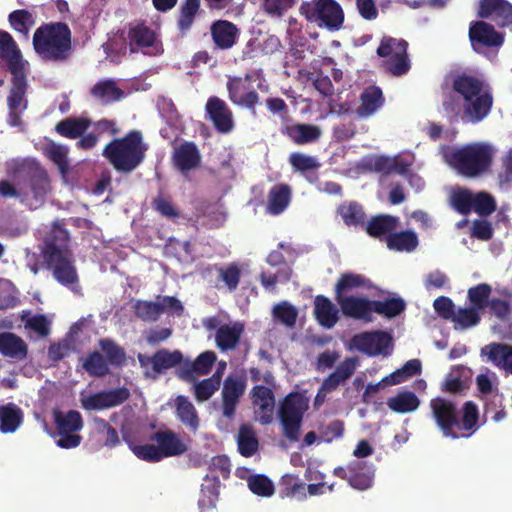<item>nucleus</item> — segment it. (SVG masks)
<instances>
[{"label": "nucleus", "mask_w": 512, "mask_h": 512, "mask_svg": "<svg viewBox=\"0 0 512 512\" xmlns=\"http://www.w3.org/2000/svg\"><path fill=\"white\" fill-rule=\"evenodd\" d=\"M42 255L54 278L73 292H78V275L69 248V234L61 227H54L46 239Z\"/></svg>", "instance_id": "obj_1"}, {"label": "nucleus", "mask_w": 512, "mask_h": 512, "mask_svg": "<svg viewBox=\"0 0 512 512\" xmlns=\"http://www.w3.org/2000/svg\"><path fill=\"white\" fill-rule=\"evenodd\" d=\"M433 417L445 437H468L474 431L478 420V407L469 401L463 406L462 419H457L456 407L453 403L436 398L431 401Z\"/></svg>", "instance_id": "obj_2"}, {"label": "nucleus", "mask_w": 512, "mask_h": 512, "mask_svg": "<svg viewBox=\"0 0 512 512\" xmlns=\"http://www.w3.org/2000/svg\"><path fill=\"white\" fill-rule=\"evenodd\" d=\"M35 53L45 61L61 62L71 51V32L64 23H49L38 27L33 35Z\"/></svg>", "instance_id": "obj_3"}, {"label": "nucleus", "mask_w": 512, "mask_h": 512, "mask_svg": "<svg viewBox=\"0 0 512 512\" xmlns=\"http://www.w3.org/2000/svg\"><path fill=\"white\" fill-rule=\"evenodd\" d=\"M147 149L142 134L133 130L107 144L103 156L117 171L129 173L142 163Z\"/></svg>", "instance_id": "obj_4"}, {"label": "nucleus", "mask_w": 512, "mask_h": 512, "mask_svg": "<svg viewBox=\"0 0 512 512\" xmlns=\"http://www.w3.org/2000/svg\"><path fill=\"white\" fill-rule=\"evenodd\" d=\"M29 164L32 172L23 181L15 184L6 180L0 181V196L17 198L29 208L36 209L43 203L50 185L47 173L34 162Z\"/></svg>", "instance_id": "obj_5"}, {"label": "nucleus", "mask_w": 512, "mask_h": 512, "mask_svg": "<svg viewBox=\"0 0 512 512\" xmlns=\"http://www.w3.org/2000/svg\"><path fill=\"white\" fill-rule=\"evenodd\" d=\"M308 408V398L298 392L288 394L281 402L278 409V418L283 435L289 441H298L303 417Z\"/></svg>", "instance_id": "obj_6"}, {"label": "nucleus", "mask_w": 512, "mask_h": 512, "mask_svg": "<svg viewBox=\"0 0 512 512\" xmlns=\"http://www.w3.org/2000/svg\"><path fill=\"white\" fill-rule=\"evenodd\" d=\"M441 154L445 163L459 175L474 178L480 174V144L445 146Z\"/></svg>", "instance_id": "obj_7"}, {"label": "nucleus", "mask_w": 512, "mask_h": 512, "mask_svg": "<svg viewBox=\"0 0 512 512\" xmlns=\"http://www.w3.org/2000/svg\"><path fill=\"white\" fill-rule=\"evenodd\" d=\"M301 14L310 22L337 30L344 21L341 6L335 0H309L300 7Z\"/></svg>", "instance_id": "obj_8"}, {"label": "nucleus", "mask_w": 512, "mask_h": 512, "mask_svg": "<svg viewBox=\"0 0 512 512\" xmlns=\"http://www.w3.org/2000/svg\"><path fill=\"white\" fill-rule=\"evenodd\" d=\"M407 46L402 39L384 37L377 49V54L384 59L385 69L394 76L406 74L410 69Z\"/></svg>", "instance_id": "obj_9"}, {"label": "nucleus", "mask_w": 512, "mask_h": 512, "mask_svg": "<svg viewBox=\"0 0 512 512\" xmlns=\"http://www.w3.org/2000/svg\"><path fill=\"white\" fill-rule=\"evenodd\" d=\"M127 40L131 52L141 51L149 56H158L164 52L162 42L156 32L141 22L129 24Z\"/></svg>", "instance_id": "obj_10"}, {"label": "nucleus", "mask_w": 512, "mask_h": 512, "mask_svg": "<svg viewBox=\"0 0 512 512\" xmlns=\"http://www.w3.org/2000/svg\"><path fill=\"white\" fill-rule=\"evenodd\" d=\"M453 88L465 102L463 118L468 122H478L480 120V83L478 79L461 74L454 79Z\"/></svg>", "instance_id": "obj_11"}, {"label": "nucleus", "mask_w": 512, "mask_h": 512, "mask_svg": "<svg viewBox=\"0 0 512 512\" xmlns=\"http://www.w3.org/2000/svg\"><path fill=\"white\" fill-rule=\"evenodd\" d=\"M253 80H258V87L260 89L263 88L262 82L264 79L261 71L254 74H247L245 77L229 78L227 89L229 91V98L234 104L250 109L255 107L259 101V97L251 86Z\"/></svg>", "instance_id": "obj_12"}, {"label": "nucleus", "mask_w": 512, "mask_h": 512, "mask_svg": "<svg viewBox=\"0 0 512 512\" xmlns=\"http://www.w3.org/2000/svg\"><path fill=\"white\" fill-rule=\"evenodd\" d=\"M53 415L59 434L56 444L65 449L79 446L81 437L76 432L83 426L81 414L74 410L68 412L55 410Z\"/></svg>", "instance_id": "obj_13"}, {"label": "nucleus", "mask_w": 512, "mask_h": 512, "mask_svg": "<svg viewBox=\"0 0 512 512\" xmlns=\"http://www.w3.org/2000/svg\"><path fill=\"white\" fill-rule=\"evenodd\" d=\"M137 317L146 322L158 320L164 312L181 315L184 308L181 302L172 296H158L155 301L137 300L134 304Z\"/></svg>", "instance_id": "obj_14"}, {"label": "nucleus", "mask_w": 512, "mask_h": 512, "mask_svg": "<svg viewBox=\"0 0 512 512\" xmlns=\"http://www.w3.org/2000/svg\"><path fill=\"white\" fill-rule=\"evenodd\" d=\"M391 337L383 331L363 332L353 336L349 343L350 350H358L369 356H386L391 352Z\"/></svg>", "instance_id": "obj_15"}, {"label": "nucleus", "mask_w": 512, "mask_h": 512, "mask_svg": "<svg viewBox=\"0 0 512 512\" xmlns=\"http://www.w3.org/2000/svg\"><path fill=\"white\" fill-rule=\"evenodd\" d=\"M27 70L11 72L13 75L12 87L7 102L9 106V123L12 126L20 125V115L27 108L25 98L27 90L26 81Z\"/></svg>", "instance_id": "obj_16"}, {"label": "nucleus", "mask_w": 512, "mask_h": 512, "mask_svg": "<svg viewBox=\"0 0 512 512\" xmlns=\"http://www.w3.org/2000/svg\"><path fill=\"white\" fill-rule=\"evenodd\" d=\"M126 388H117L95 394L81 393L80 402L86 410H103L122 404L129 397Z\"/></svg>", "instance_id": "obj_17"}, {"label": "nucleus", "mask_w": 512, "mask_h": 512, "mask_svg": "<svg viewBox=\"0 0 512 512\" xmlns=\"http://www.w3.org/2000/svg\"><path fill=\"white\" fill-rule=\"evenodd\" d=\"M246 389V380L243 374H230L224 381L222 389L223 415L232 418L240 398Z\"/></svg>", "instance_id": "obj_18"}, {"label": "nucleus", "mask_w": 512, "mask_h": 512, "mask_svg": "<svg viewBox=\"0 0 512 512\" xmlns=\"http://www.w3.org/2000/svg\"><path fill=\"white\" fill-rule=\"evenodd\" d=\"M205 112L215 129L222 134L230 133L234 128L233 114L222 99L212 96L208 99Z\"/></svg>", "instance_id": "obj_19"}, {"label": "nucleus", "mask_w": 512, "mask_h": 512, "mask_svg": "<svg viewBox=\"0 0 512 512\" xmlns=\"http://www.w3.org/2000/svg\"><path fill=\"white\" fill-rule=\"evenodd\" d=\"M255 419L262 425L273 421L275 398L270 388L257 385L251 391Z\"/></svg>", "instance_id": "obj_20"}, {"label": "nucleus", "mask_w": 512, "mask_h": 512, "mask_svg": "<svg viewBox=\"0 0 512 512\" xmlns=\"http://www.w3.org/2000/svg\"><path fill=\"white\" fill-rule=\"evenodd\" d=\"M342 313L356 320L372 321L373 300L360 296H347L336 299Z\"/></svg>", "instance_id": "obj_21"}, {"label": "nucleus", "mask_w": 512, "mask_h": 512, "mask_svg": "<svg viewBox=\"0 0 512 512\" xmlns=\"http://www.w3.org/2000/svg\"><path fill=\"white\" fill-rule=\"evenodd\" d=\"M0 61L8 64L10 72L27 70L28 67L13 37L4 30H0Z\"/></svg>", "instance_id": "obj_22"}, {"label": "nucleus", "mask_w": 512, "mask_h": 512, "mask_svg": "<svg viewBox=\"0 0 512 512\" xmlns=\"http://www.w3.org/2000/svg\"><path fill=\"white\" fill-rule=\"evenodd\" d=\"M468 299L471 306L458 309L451 319L456 329H466L477 324L480 310V285L469 289Z\"/></svg>", "instance_id": "obj_23"}, {"label": "nucleus", "mask_w": 512, "mask_h": 512, "mask_svg": "<svg viewBox=\"0 0 512 512\" xmlns=\"http://www.w3.org/2000/svg\"><path fill=\"white\" fill-rule=\"evenodd\" d=\"M495 211V226H499L500 223L508 222L506 209L501 207L497 210L495 198L490 193L482 191V241H488L493 237L492 223L487 220L486 217L490 216Z\"/></svg>", "instance_id": "obj_24"}, {"label": "nucleus", "mask_w": 512, "mask_h": 512, "mask_svg": "<svg viewBox=\"0 0 512 512\" xmlns=\"http://www.w3.org/2000/svg\"><path fill=\"white\" fill-rule=\"evenodd\" d=\"M161 451L162 458L184 454L188 450V442L171 430H161L152 436Z\"/></svg>", "instance_id": "obj_25"}, {"label": "nucleus", "mask_w": 512, "mask_h": 512, "mask_svg": "<svg viewBox=\"0 0 512 512\" xmlns=\"http://www.w3.org/2000/svg\"><path fill=\"white\" fill-rule=\"evenodd\" d=\"M482 19H492L498 27L512 24V4L507 0H482Z\"/></svg>", "instance_id": "obj_26"}, {"label": "nucleus", "mask_w": 512, "mask_h": 512, "mask_svg": "<svg viewBox=\"0 0 512 512\" xmlns=\"http://www.w3.org/2000/svg\"><path fill=\"white\" fill-rule=\"evenodd\" d=\"M182 358L180 351H168L165 349L159 350L152 357L142 354L138 355V360L142 367L152 366L153 370L157 373L175 367L182 361Z\"/></svg>", "instance_id": "obj_27"}, {"label": "nucleus", "mask_w": 512, "mask_h": 512, "mask_svg": "<svg viewBox=\"0 0 512 512\" xmlns=\"http://www.w3.org/2000/svg\"><path fill=\"white\" fill-rule=\"evenodd\" d=\"M210 30L215 46L222 50L232 48L239 38V29L227 20L215 21Z\"/></svg>", "instance_id": "obj_28"}, {"label": "nucleus", "mask_w": 512, "mask_h": 512, "mask_svg": "<svg viewBox=\"0 0 512 512\" xmlns=\"http://www.w3.org/2000/svg\"><path fill=\"white\" fill-rule=\"evenodd\" d=\"M482 355H486L506 375H512V345L491 343L482 348Z\"/></svg>", "instance_id": "obj_29"}, {"label": "nucleus", "mask_w": 512, "mask_h": 512, "mask_svg": "<svg viewBox=\"0 0 512 512\" xmlns=\"http://www.w3.org/2000/svg\"><path fill=\"white\" fill-rule=\"evenodd\" d=\"M450 203L461 214H468L471 211L480 214V193H472L466 188L456 187L450 192Z\"/></svg>", "instance_id": "obj_30"}, {"label": "nucleus", "mask_w": 512, "mask_h": 512, "mask_svg": "<svg viewBox=\"0 0 512 512\" xmlns=\"http://www.w3.org/2000/svg\"><path fill=\"white\" fill-rule=\"evenodd\" d=\"M93 99L103 105L120 101L125 92L112 79H102L96 82L90 89Z\"/></svg>", "instance_id": "obj_31"}, {"label": "nucleus", "mask_w": 512, "mask_h": 512, "mask_svg": "<svg viewBox=\"0 0 512 512\" xmlns=\"http://www.w3.org/2000/svg\"><path fill=\"white\" fill-rule=\"evenodd\" d=\"M243 331L244 325L241 322H230L221 325L215 334L217 347L221 351L235 349L240 341Z\"/></svg>", "instance_id": "obj_32"}, {"label": "nucleus", "mask_w": 512, "mask_h": 512, "mask_svg": "<svg viewBox=\"0 0 512 512\" xmlns=\"http://www.w3.org/2000/svg\"><path fill=\"white\" fill-rule=\"evenodd\" d=\"M175 415L177 419L190 431L196 432L200 425L198 412L193 403L183 395L174 399Z\"/></svg>", "instance_id": "obj_33"}, {"label": "nucleus", "mask_w": 512, "mask_h": 512, "mask_svg": "<svg viewBox=\"0 0 512 512\" xmlns=\"http://www.w3.org/2000/svg\"><path fill=\"white\" fill-rule=\"evenodd\" d=\"M267 262L272 266L280 265L277 273L268 274L263 272L261 274V283L266 289H273L278 282H286L290 279L291 268L284 263L283 256L279 251H273L268 255Z\"/></svg>", "instance_id": "obj_34"}, {"label": "nucleus", "mask_w": 512, "mask_h": 512, "mask_svg": "<svg viewBox=\"0 0 512 512\" xmlns=\"http://www.w3.org/2000/svg\"><path fill=\"white\" fill-rule=\"evenodd\" d=\"M349 484L358 490H365L371 487L374 477L372 466L365 461L354 460L348 465Z\"/></svg>", "instance_id": "obj_35"}, {"label": "nucleus", "mask_w": 512, "mask_h": 512, "mask_svg": "<svg viewBox=\"0 0 512 512\" xmlns=\"http://www.w3.org/2000/svg\"><path fill=\"white\" fill-rule=\"evenodd\" d=\"M28 347L25 341L11 332L0 333V354L15 360L26 358Z\"/></svg>", "instance_id": "obj_36"}, {"label": "nucleus", "mask_w": 512, "mask_h": 512, "mask_svg": "<svg viewBox=\"0 0 512 512\" xmlns=\"http://www.w3.org/2000/svg\"><path fill=\"white\" fill-rule=\"evenodd\" d=\"M314 314L318 323L325 328H332L339 320V309L327 297L318 295L314 299Z\"/></svg>", "instance_id": "obj_37"}, {"label": "nucleus", "mask_w": 512, "mask_h": 512, "mask_svg": "<svg viewBox=\"0 0 512 512\" xmlns=\"http://www.w3.org/2000/svg\"><path fill=\"white\" fill-rule=\"evenodd\" d=\"M200 159L198 148L195 144L189 142L178 146L173 153L174 164L183 173L196 168Z\"/></svg>", "instance_id": "obj_38"}, {"label": "nucleus", "mask_w": 512, "mask_h": 512, "mask_svg": "<svg viewBox=\"0 0 512 512\" xmlns=\"http://www.w3.org/2000/svg\"><path fill=\"white\" fill-rule=\"evenodd\" d=\"M287 136L298 145H306L319 140L321 129L311 124H293L286 127Z\"/></svg>", "instance_id": "obj_39"}, {"label": "nucleus", "mask_w": 512, "mask_h": 512, "mask_svg": "<svg viewBox=\"0 0 512 512\" xmlns=\"http://www.w3.org/2000/svg\"><path fill=\"white\" fill-rule=\"evenodd\" d=\"M359 366L357 357L344 359L325 380L324 386L328 389H336L340 384L348 380Z\"/></svg>", "instance_id": "obj_40"}, {"label": "nucleus", "mask_w": 512, "mask_h": 512, "mask_svg": "<svg viewBox=\"0 0 512 512\" xmlns=\"http://www.w3.org/2000/svg\"><path fill=\"white\" fill-rule=\"evenodd\" d=\"M369 280L364 276L355 273L342 274L335 286V298L347 297L349 292L360 288H368Z\"/></svg>", "instance_id": "obj_41"}, {"label": "nucleus", "mask_w": 512, "mask_h": 512, "mask_svg": "<svg viewBox=\"0 0 512 512\" xmlns=\"http://www.w3.org/2000/svg\"><path fill=\"white\" fill-rule=\"evenodd\" d=\"M290 197L291 191L287 185L274 186L269 192L267 211L272 215L282 213L289 205Z\"/></svg>", "instance_id": "obj_42"}, {"label": "nucleus", "mask_w": 512, "mask_h": 512, "mask_svg": "<svg viewBox=\"0 0 512 512\" xmlns=\"http://www.w3.org/2000/svg\"><path fill=\"white\" fill-rule=\"evenodd\" d=\"M470 370L465 367H457L450 371L444 383L443 390L450 393H462L469 388Z\"/></svg>", "instance_id": "obj_43"}, {"label": "nucleus", "mask_w": 512, "mask_h": 512, "mask_svg": "<svg viewBox=\"0 0 512 512\" xmlns=\"http://www.w3.org/2000/svg\"><path fill=\"white\" fill-rule=\"evenodd\" d=\"M382 91L378 87H369L361 95V105L357 112L362 117L374 114L383 105Z\"/></svg>", "instance_id": "obj_44"}, {"label": "nucleus", "mask_w": 512, "mask_h": 512, "mask_svg": "<svg viewBox=\"0 0 512 512\" xmlns=\"http://www.w3.org/2000/svg\"><path fill=\"white\" fill-rule=\"evenodd\" d=\"M398 218L390 215H379L372 218L367 226L366 230L369 235L373 237H383L391 235L392 231L398 226Z\"/></svg>", "instance_id": "obj_45"}, {"label": "nucleus", "mask_w": 512, "mask_h": 512, "mask_svg": "<svg viewBox=\"0 0 512 512\" xmlns=\"http://www.w3.org/2000/svg\"><path fill=\"white\" fill-rule=\"evenodd\" d=\"M420 404L418 397L410 391H402L388 398L387 406L396 413H409L415 411Z\"/></svg>", "instance_id": "obj_46"}, {"label": "nucleus", "mask_w": 512, "mask_h": 512, "mask_svg": "<svg viewBox=\"0 0 512 512\" xmlns=\"http://www.w3.org/2000/svg\"><path fill=\"white\" fill-rule=\"evenodd\" d=\"M337 212L347 226H359L365 223L366 214L362 206L356 202L342 203Z\"/></svg>", "instance_id": "obj_47"}, {"label": "nucleus", "mask_w": 512, "mask_h": 512, "mask_svg": "<svg viewBox=\"0 0 512 512\" xmlns=\"http://www.w3.org/2000/svg\"><path fill=\"white\" fill-rule=\"evenodd\" d=\"M22 422L21 410L13 404L0 406V431L14 432Z\"/></svg>", "instance_id": "obj_48"}, {"label": "nucleus", "mask_w": 512, "mask_h": 512, "mask_svg": "<svg viewBox=\"0 0 512 512\" xmlns=\"http://www.w3.org/2000/svg\"><path fill=\"white\" fill-rule=\"evenodd\" d=\"M239 452L250 457L258 450V439L253 427L249 424L241 425L237 437Z\"/></svg>", "instance_id": "obj_49"}, {"label": "nucleus", "mask_w": 512, "mask_h": 512, "mask_svg": "<svg viewBox=\"0 0 512 512\" xmlns=\"http://www.w3.org/2000/svg\"><path fill=\"white\" fill-rule=\"evenodd\" d=\"M44 154L57 165L60 173L65 176L69 171L68 147L49 142L44 146Z\"/></svg>", "instance_id": "obj_50"}, {"label": "nucleus", "mask_w": 512, "mask_h": 512, "mask_svg": "<svg viewBox=\"0 0 512 512\" xmlns=\"http://www.w3.org/2000/svg\"><path fill=\"white\" fill-rule=\"evenodd\" d=\"M418 244L417 236L412 231H404L393 233L387 238V246L389 249L396 251H412Z\"/></svg>", "instance_id": "obj_51"}, {"label": "nucleus", "mask_w": 512, "mask_h": 512, "mask_svg": "<svg viewBox=\"0 0 512 512\" xmlns=\"http://www.w3.org/2000/svg\"><path fill=\"white\" fill-rule=\"evenodd\" d=\"M89 127V122L83 118H69L59 122L56 131L68 138H77L81 136Z\"/></svg>", "instance_id": "obj_52"}, {"label": "nucleus", "mask_w": 512, "mask_h": 512, "mask_svg": "<svg viewBox=\"0 0 512 512\" xmlns=\"http://www.w3.org/2000/svg\"><path fill=\"white\" fill-rule=\"evenodd\" d=\"M9 22L13 29L28 39L30 29L34 26L33 15L26 10H15L9 14Z\"/></svg>", "instance_id": "obj_53"}, {"label": "nucleus", "mask_w": 512, "mask_h": 512, "mask_svg": "<svg viewBox=\"0 0 512 512\" xmlns=\"http://www.w3.org/2000/svg\"><path fill=\"white\" fill-rule=\"evenodd\" d=\"M272 313L276 321L287 327H293L298 316L296 307L287 301L276 304L273 307Z\"/></svg>", "instance_id": "obj_54"}, {"label": "nucleus", "mask_w": 512, "mask_h": 512, "mask_svg": "<svg viewBox=\"0 0 512 512\" xmlns=\"http://www.w3.org/2000/svg\"><path fill=\"white\" fill-rule=\"evenodd\" d=\"M504 41V32L497 31L492 24L482 21V47L492 48L497 53Z\"/></svg>", "instance_id": "obj_55"}, {"label": "nucleus", "mask_w": 512, "mask_h": 512, "mask_svg": "<svg viewBox=\"0 0 512 512\" xmlns=\"http://www.w3.org/2000/svg\"><path fill=\"white\" fill-rule=\"evenodd\" d=\"M491 293V287L486 284L482 283V309L485 306L490 307L491 311L499 318H505L510 313V307L509 304L502 299H492L491 301H488V297Z\"/></svg>", "instance_id": "obj_56"}, {"label": "nucleus", "mask_w": 512, "mask_h": 512, "mask_svg": "<svg viewBox=\"0 0 512 512\" xmlns=\"http://www.w3.org/2000/svg\"><path fill=\"white\" fill-rule=\"evenodd\" d=\"M200 8V0H185L180 9L178 20L179 29L183 32L190 29Z\"/></svg>", "instance_id": "obj_57"}, {"label": "nucleus", "mask_w": 512, "mask_h": 512, "mask_svg": "<svg viewBox=\"0 0 512 512\" xmlns=\"http://www.w3.org/2000/svg\"><path fill=\"white\" fill-rule=\"evenodd\" d=\"M99 347L106 355L108 363L114 366H120L125 362V352L114 341L110 339H101Z\"/></svg>", "instance_id": "obj_58"}, {"label": "nucleus", "mask_w": 512, "mask_h": 512, "mask_svg": "<svg viewBox=\"0 0 512 512\" xmlns=\"http://www.w3.org/2000/svg\"><path fill=\"white\" fill-rule=\"evenodd\" d=\"M220 382L218 376H211L210 378L196 382L193 385L194 395L199 402H204L211 398V396L218 390Z\"/></svg>", "instance_id": "obj_59"}, {"label": "nucleus", "mask_w": 512, "mask_h": 512, "mask_svg": "<svg viewBox=\"0 0 512 512\" xmlns=\"http://www.w3.org/2000/svg\"><path fill=\"white\" fill-rule=\"evenodd\" d=\"M83 368L92 376H104L109 372L108 362L98 352H93L85 358Z\"/></svg>", "instance_id": "obj_60"}, {"label": "nucleus", "mask_w": 512, "mask_h": 512, "mask_svg": "<svg viewBox=\"0 0 512 512\" xmlns=\"http://www.w3.org/2000/svg\"><path fill=\"white\" fill-rule=\"evenodd\" d=\"M404 308L405 303L402 299H389L386 301L373 300V313L385 315L389 318L397 316Z\"/></svg>", "instance_id": "obj_61"}, {"label": "nucleus", "mask_w": 512, "mask_h": 512, "mask_svg": "<svg viewBox=\"0 0 512 512\" xmlns=\"http://www.w3.org/2000/svg\"><path fill=\"white\" fill-rule=\"evenodd\" d=\"M289 163L301 173L315 171L320 167L317 158L303 153H292L289 157Z\"/></svg>", "instance_id": "obj_62"}, {"label": "nucleus", "mask_w": 512, "mask_h": 512, "mask_svg": "<svg viewBox=\"0 0 512 512\" xmlns=\"http://www.w3.org/2000/svg\"><path fill=\"white\" fill-rule=\"evenodd\" d=\"M249 489L256 495L270 497L274 494V485L270 479L263 475L251 476L248 479Z\"/></svg>", "instance_id": "obj_63"}, {"label": "nucleus", "mask_w": 512, "mask_h": 512, "mask_svg": "<svg viewBox=\"0 0 512 512\" xmlns=\"http://www.w3.org/2000/svg\"><path fill=\"white\" fill-rule=\"evenodd\" d=\"M131 450L139 459L147 462H159L163 459L158 444L134 445Z\"/></svg>", "instance_id": "obj_64"}]
</instances>
